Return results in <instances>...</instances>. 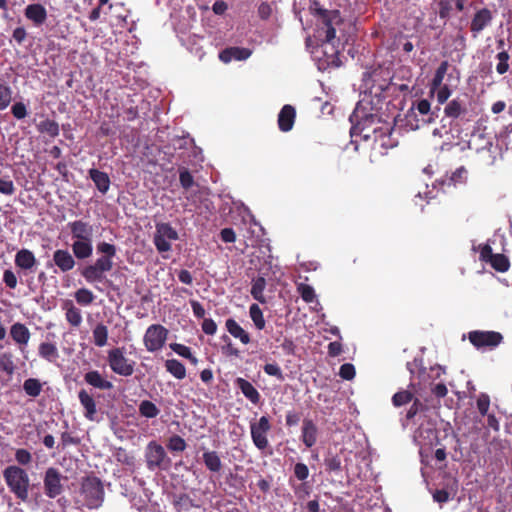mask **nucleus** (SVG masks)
<instances>
[{
    "instance_id": "12",
    "label": "nucleus",
    "mask_w": 512,
    "mask_h": 512,
    "mask_svg": "<svg viewBox=\"0 0 512 512\" xmlns=\"http://www.w3.org/2000/svg\"><path fill=\"white\" fill-rule=\"evenodd\" d=\"M493 20L492 11L486 7L475 12L470 22V31L474 37L482 32Z\"/></svg>"
},
{
    "instance_id": "24",
    "label": "nucleus",
    "mask_w": 512,
    "mask_h": 512,
    "mask_svg": "<svg viewBox=\"0 0 512 512\" xmlns=\"http://www.w3.org/2000/svg\"><path fill=\"white\" fill-rule=\"evenodd\" d=\"M89 177L94 182L96 188L102 194H106L110 188V178L106 172L92 168L89 170Z\"/></svg>"
},
{
    "instance_id": "37",
    "label": "nucleus",
    "mask_w": 512,
    "mask_h": 512,
    "mask_svg": "<svg viewBox=\"0 0 512 512\" xmlns=\"http://www.w3.org/2000/svg\"><path fill=\"white\" fill-rule=\"evenodd\" d=\"M108 329L104 324H97L93 329V342L98 347H103L107 343Z\"/></svg>"
},
{
    "instance_id": "16",
    "label": "nucleus",
    "mask_w": 512,
    "mask_h": 512,
    "mask_svg": "<svg viewBox=\"0 0 512 512\" xmlns=\"http://www.w3.org/2000/svg\"><path fill=\"white\" fill-rule=\"evenodd\" d=\"M53 263L62 273L71 271L75 265V257L66 249H57L53 253Z\"/></svg>"
},
{
    "instance_id": "22",
    "label": "nucleus",
    "mask_w": 512,
    "mask_h": 512,
    "mask_svg": "<svg viewBox=\"0 0 512 512\" xmlns=\"http://www.w3.org/2000/svg\"><path fill=\"white\" fill-rule=\"evenodd\" d=\"M92 240H74L71 245L73 256L78 260L91 257L93 253Z\"/></svg>"
},
{
    "instance_id": "47",
    "label": "nucleus",
    "mask_w": 512,
    "mask_h": 512,
    "mask_svg": "<svg viewBox=\"0 0 512 512\" xmlns=\"http://www.w3.org/2000/svg\"><path fill=\"white\" fill-rule=\"evenodd\" d=\"M75 300L80 305H90L94 300L93 293L86 288H80L75 292Z\"/></svg>"
},
{
    "instance_id": "23",
    "label": "nucleus",
    "mask_w": 512,
    "mask_h": 512,
    "mask_svg": "<svg viewBox=\"0 0 512 512\" xmlns=\"http://www.w3.org/2000/svg\"><path fill=\"white\" fill-rule=\"evenodd\" d=\"M84 380L90 386L100 390H110L113 388L112 382L106 380L97 370L87 372L84 375Z\"/></svg>"
},
{
    "instance_id": "11",
    "label": "nucleus",
    "mask_w": 512,
    "mask_h": 512,
    "mask_svg": "<svg viewBox=\"0 0 512 512\" xmlns=\"http://www.w3.org/2000/svg\"><path fill=\"white\" fill-rule=\"evenodd\" d=\"M97 252L102 254L93 264L97 266L103 273H107L113 268V258L116 256L117 248L114 244L108 242H99L97 244Z\"/></svg>"
},
{
    "instance_id": "36",
    "label": "nucleus",
    "mask_w": 512,
    "mask_h": 512,
    "mask_svg": "<svg viewBox=\"0 0 512 512\" xmlns=\"http://www.w3.org/2000/svg\"><path fill=\"white\" fill-rule=\"evenodd\" d=\"M427 409V407L418 399V398H415L413 401H412V405L410 406V408L407 410L406 412V415H405V418L402 422V425L404 427H406L408 425V422L411 421L412 419L415 418V416L421 412V411H425Z\"/></svg>"
},
{
    "instance_id": "57",
    "label": "nucleus",
    "mask_w": 512,
    "mask_h": 512,
    "mask_svg": "<svg viewBox=\"0 0 512 512\" xmlns=\"http://www.w3.org/2000/svg\"><path fill=\"white\" fill-rule=\"evenodd\" d=\"M116 458L119 462H121L122 464L128 465V466L134 465V462H135L134 456L128 454L126 452V450L123 448L118 449V451L116 453Z\"/></svg>"
},
{
    "instance_id": "29",
    "label": "nucleus",
    "mask_w": 512,
    "mask_h": 512,
    "mask_svg": "<svg viewBox=\"0 0 512 512\" xmlns=\"http://www.w3.org/2000/svg\"><path fill=\"white\" fill-rule=\"evenodd\" d=\"M227 331L234 337L239 339L243 344L250 341L249 334L232 318L226 320Z\"/></svg>"
},
{
    "instance_id": "41",
    "label": "nucleus",
    "mask_w": 512,
    "mask_h": 512,
    "mask_svg": "<svg viewBox=\"0 0 512 512\" xmlns=\"http://www.w3.org/2000/svg\"><path fill=\"white\" fill-rule=\"evenodd\" d=\"M414 395L411 391L401 390L396 392L392 397V404L395 407L404 406L414 400Z\"/></svg>"
},
{
    "instance_id": "38",
    "label": "nucleus",
    "mask_w": 512,
    "mask_h": 512,
    "mask_svg": "<svg viewBox=\"0 0 512 512\" xmlns=\"http://www.w3.org/2000/svg\"><path fill=\"white\" fill-rule=\"evenodd\" d=\"M139 413L146 418H155L160 413V410L152 401L143 400L139 404Z\"/></svg>"
},
{
    "instance_id": "60",
    "label": "nucleus",
    "mask_w": 512,
    "mask_h": 512,
    "mask_svg": "<svg viewBox=\"0 0 512 512\" xmlns=\"http://www.w3.org/2000/svg\"><path fill=\"white\" fill-rule=\"evenodd\" d=\"M435 92L439 104H444L451 95V90L448 85H441Z\"/></svg>"
},
{
    "instance_id": "9",
    "label": "nucleus",
    "mask_w": 512,
    "mask_h": 512,
    "mask_svg": "<svg viewBox=\"0 0 512 512\" xmlns=\"http://www.w3.org/2000/svg\"><path fill=\"white\" fill-rule=\"evenodd\" d=\"M168 336V330L160 325L149 326L144 335V343L148 351L154 352L163 348Z\"/></svg>"
},
{
    "instance_id": "55",
    "label": "nucleus",
    "mask_w": 512,
    "mask_h": 512,
    "mask_svg": "<svg viewBox=\"0 0 512 512\" xmlns=\"http://www.w3.org/2000/svg\"><path fill=\"white\" fill-rule=\"evenodd\" d=\"M294 475L300 481L306 480L309 476L308 466L301 462L296 463L294 466Z\"/></svg>"
},
{
    "instance_id": "61",
    "label": "nucleus",
    "mask_w": 512,
    "mask_h": 512,
    "mask_svg": "<svg viewBox=\"0 0 512 512\" xmlns=\"http://www.w3.org/2000/svg\"><path fill=\"white\" fill-rule=\"evenodd\" d=\"M3 282L10 289H15L17 286V277L15 273L10 269L5 270L3 273Z\"/></svg>"
},
{
    "instance_id": "56",
    "label": "nucleus",
    "mask_w": 512,
    "mask_h": 512,
    "mask_svg": "<svg viewBox=\"0 0 512 512\" xmlns=\"http://www.w3.org/2000/svg\"><path fill=\"white\" fill-rule=\"evenodd\" d=\"M11 112L16 119H23L27 116V108L23 102H16L11 108Z\"/></svg>"
},
{
    "instance_id": "18",
    "label": "nucleus",
    "mask_w": 512,
    "mask_h": 512,
    "mask_svg": "<svg viewBox=\"0 0 512 512\" xmlns=\"http://www.w3.org/2000/svg\"><path fill=\"white\" fill-rule=\"evenodd\" d=\"M296 110L292 105H284L278 114V127L282 132H289L294 126Z\"/></svg>"
},
{
    "instance_id": "52",
    "label": "nucleus",
    "mask_w": 512,
    "mask_h": 512,
    "mask_svg": "<svg viewBox=\"0 0 512 512\" xmlns=\"http://www.w3.org/2000/svg\"><path fill=\"white\" fill-rule=\"evenodd\" d=\"M438 7V14L441 19H449L451 17V12L453 10L451 0H440L438 2Z\"/></svg>"
},
{
    "instance_id": "58",
    "label": "nucleus",
    "mask_w": 512,
    "mask_h": 512,
    "mask_svg": "<svg viewBox=\"0 0 512 512\" xmlns=\"http://www.w3.org/2000/svg\"><path fill=\"white\" fill-rule=\"evenodd\" d=\"M232 52H233V59L238 60V61L246 60L252 54V51L250 49L244 48V47H232Z\"/></svg>"
},
{
    "instance_id": "54",
    "label": "nucleus",
    "mask_w": 512,
    "mask_h": 512,
    "mask_svg": "<svg viewBox=\"0 0 512 512\" xmlns=\"http://www.w3.org/2000/svg\"><path fill=\"white\" fill-rule=\"evenodd\" d=\"M476 403H477V409H478L479 413L482 416L487 415L489 407H490V397L485 393H481L478 396Z\"/></svg>"
},
{
    "instance_id": "8",
    "label": "nucleus",
    "mask_w": 512,
    "mask_h": 512,
    "mask_svg": "<svg viewBox=\"0 0 512 512\" xmlns=\"http://www.w3.org/2000/svg\"><path fill=\"white\" fill-rule=\"evenodd\" d=\"M63 479L66 477L57 468H47L43 476L44 494L50 499L60 496L64 492Z\"/></svg>"
},
{
    "instance_id": "35",
    "label": "nucleus",
    "mask_w": 512,
    "mask_h": 512,
    "mask_svg": "<svg viewBox=\"0 0 512 512\" xmlns=\"http://www.w3.org/2000/svg\"><path fill=\"white\" fill-rule=\"evenodd\" d=\"M165 367L167 371L177 379H183L186 376V369L184 365L178 360H167L165 363Z\"/></svg>"
},
{
    "instance_id": "4",
    "label": "nucleus",
    "mask_w": 512,
    "mask_h": 512,
    "mask_svg": "<svg viewBox=\"0 0 512 512\" xmlns=\"http://www.w3.org/2000/svg\"><path fill=\"white\" fill-rule=\"evenodd\" d=\"M80 495L83 497L84 506L87 509H99L105 500L103 482L93 474L84 476L80 482Z\"/></svg>"
},
{
    "instance_id": "6",
    "label": "nucleus",
    "mask_w": 512,
    "mask_h": 512,
    "mask_svg": "<svg viewBox=\"0 0 512 512\" xmlns=\"http://www.w3.org/2000/svg\"><path fill=\"white\" fill-rule=\"evenodd\" d=\"M467 337L476 349L493 350L504 340L500 332L488 330H473L468 332Z\"/></svg>"
},
{
    "instance_id": "50",
    "label": "nucleus",
    "mask_w": 512,
    "mask_h": 512,
    "mask_svg": "<svg viewBox=\"0 0 512 512\" xmlns=\"http://www.w3.org/2000/svg\"><path fill=\"white\" fill-rule=\"evenodd\" d=\"M325 469L328 472H339L342 468V462L339 456L329 455L324 459Z\"/></svg>"
},
{
    "instance_id": "20",
    "label": "nucleus",
    "mask_w": 512,
    "mask_h": 512,
    "mask_svg": "<svg viewBox=\"0 0 512 512\" xmlns=\"http://www.w3.org/2000/svg\"><path fill=\"white\" fill-rule=\"evenodd\" d=\"M235 386L241 390L243 395L254 405L259 404L261 395L258 390L248 380L238 377L235 380Z\"/></svg>"
},
{
    "instance_id": "7",
    "label": "nucleus",
    "mask_w": 512,
    "mask_h": 512,
    "mask_svg": "<svg viewBox=\"0 0 512 512\" xmlns=\"http://www.w3.org/2000/svg\"><path fill=\"white\" fill-rule=\"evenodd\" d=\"M479 260L489 264L495 271L505 273L510 268L508 257L502 253H493L492 247L488 243L479 244Z\"/></svg>"
},
{
    "instance_id": "39",
    "label": "nucleus",
    "mask_w": 512,
    "mask_h": 512,
    "mask_svg": "<svg viewBox=\"0 0 512 512\" xmlns=\"http://www.w3.org/2000/svg\"><path fill=\"white\" fill-rule=\"evenodd\" d=\"M250 317L258 330H262L265 327V319L263 312L258 304H252L249 308Z\"/></svg>"
},
{
    "instance_id": "42",
    "label": "nucleus",
    "mask_w": 512,
    "mask_h": 512,
    "mask_svg": "<svg viewBox=\"0 0 512 512\" xmlns=\"http://www.w3.org/2000/svg\"><path fill=\"white\" fill-rule=\"evenodd\" d=\"M23 389L27 395L37 397L41 393L42 385L38 379L29 378L24 381Z\"/></svg>"
},
{
    "instance_id": "21",
    "label": "nucleus",
    "mask_w": 512,
    "mask_h": 512,
    "mask_svg": "<svg viewBox=\"0 0 512 512\" xmlns=\"http://www.w3.org/2000/svg\"><path fill=\"white\" fill-rule=\"evenodd\" d=\"M14 261L16 267L22 270H31L37 264L34 253L25 248L16 253Z\"/></svg>"
},
{
    "instance_id": "49",
    "label": "nucleus",
    "mask_w": 512,
    "mask_h": 512,
    "mask_svg": "<svg viewBox=\"0 0 512 512\" xmlns=\"http://www.w3.org/2000/svg\"><path fill=\"white\" fill-rule=\"evenodd\" d=\"M179 181L181 187L185 190L190 189L194 185V178L186 167L179 168Z\"/></svg>"
},
{
    "instance_id": "44",
    "label": "nucleus",
    "mask_w": 512,
    "mask_h": 512,
    "mask_svg": "<svg viewBox=\"0 0 512 512\" xmlns=\"http://www.w3.org/2000/svg\"><path fill=\"white\" fill-rule=\"evenodd\" d=\"M297 292L300 294L302 300L306 303H312L316 298L314 288L305 283L297 284Z\"/></svg>"
},
{
    "instance_id": "33",
    "label": "nucleus",
    "mask_w": 512,
    "mask_h": 512,
    "mask_svg": "<svg viewBox=\"0 0 512 512\" xmlns=\"http://www.w3.org/2000/svg\"><path fill=\"white\" fill-rule=\"evenodd\" d=\"M155 235L160 236L167 240H177L178 233L169 223L156 224Z\"/></svg>"
},
{
    "instance_id": "28",
    "label": "nucleus",
    "mask_w": 512,
    "mask_h": 512,
    "mask_svg": "<svg viewBox=\"0 0 512 512\" xmlns=\"http://www.w3.org/2000/svg\"><path fill=\"white\" fill-rule=\"evenodd\" d=\"M81 276L88 283H98L105 279V273H103L95 264L86 265L80 272Z\"/></svg>"
},
{
    "instance_id": "34",
    "label": "nucleus",
    "mask_w": 512,
    "mask_h": 512,
    "mask_svg": "<svg viewBox=\"0 0 512 512\" xmlns=\"http://www.w3.org/2000/svg\"><path fill=\"white\" fill-rule=\"evenodd\" d=\"M265 287H266V280L264 277H258L256 279H254L252 282L251 295L255 300H257L261 303L265 302V298L263 295Z\"/></svg>"
},
{
    "instance_id": "13",
    "label": "nucleus",
    "mask_w": 512,
    "mask_h": 512,
    "mask_svg": "<svg viewBox=\"0 0 512 512\" xmlns=\"http://www.w3.org/2000/svg\"><path fill=\"white\" fill-rule=\"evenodd\" d=\"M78 399L84 409V417L89 421H98V410L94 394L86 389H81L78 392Z\"/></svg>"
},
{
    "instance_id": "27",
    "label": "nucleus",
    "mask_w": 512,
    "mask_h": 512,
    "mask_svg": "<svg viewBox=\"0 0 512 512\" xmlns=\"http://www.w3.org/2000/svg\"><path fill=\"white\" fill-rule=\"evenodd\" d=\"M10 335L20 348L26 345L30 339V332L22 323L13 324L10 329Z\"/></svg>"
},
{
    "instance_id": "32",
    "label": "nucleus",
    "mask_w": 512,
    "mask_h": 512,
    "mask_svg": "<svg viewBox=\"0 0 512 512\" xmlns=\"http://www.w3.org/2000/svg\"><path fill=\"white\" fill-rule=\"evenodd\" d=\"M415 108L422 116H427V119H423L424 124H430L437 118V114L431 111V104L427 99L419 100Z\"/></svg>"
},
{
    "instance_id": "53",
    "label": "nucleus",
    "mask_w": 512,
    "mask_h": 512,
    "mask_svg": "<svg viewBox=\"0 0 512 512\" xmlns=\"http://www.w3.org/2000/svg\"><path fill=\"white\" fill-rule=\"evenodd\" d=\"M356 375L355 367L351 363H345L340 366L339 376L344 380H352Z\"/></svg>"
},
{
    "instance_id": "43",
    "label": "nucleus",
    "mask_w": 512,
    "mask_h": 512,
    "mask_svg": "<svg viewBox=\"0 0 512 512\" xmlns=\"http://www.w3.org/2000/svg\"><path fill=\"white\" fill-rule=\"evenodd\" d=\"M14 363L7 354H0V377L5 375L8 379L14 373Z\"/></svg>"
},
{
    "instance_id": "14",
    "label": "nucleus",
    "mask_w": 512,
    "mask_h": 512,
    "mask_svg": "<svg viewBox=\"0 0 512 512\" xmlns=\"http://www.w3.org/2000/svg\"><path fill=\"white\" fill-rule=\"evenodd\" d=\"M68 228L73 240H91L93 239V226L83 220H75L68 223Z\"/></svg>"
},
{
    "instance_id": "19",
    "label": "nucleus",
    "mask_w": 512,
    "mask_h": 512,
    "mask_svg": "<svg viewBox=\"0 0 512 512\" xmlns=\"http://www.w3.org/2000/svg\"><path fill=\"white\" fill-rule=\"evenodd\" d=\"M301 440L307 448L313 447L317 442L318 428L314 421L305 418L302 424Z\"/></svg>"
},
{
    "instance_id": "45",
    "label": "nucleus",
    "mask_w": 512,
    "mask_h": 512,
    "mask_svg": "<svg viewBox=\"0 0 512 512\" xmlns=\"http://www.w3.org/2000/svg\"><path fill=\"white\" fill-rule=\"evenodd\" d=\"M39 131L51 137H56L59 135V125L54 120L46 119L39 124Z\"/></svg>"
},
{
    "instance_id": "63",
    "label": "nucleus",
    "mask_w": 512,
    "mask_h": 512,
    "mask_svg": "<svg viewBox=\"0 0 512 512\" xmlns=\"http://www.w3.org/2000/svg\"><path fill=\"white\" fill-rule=\"evenodd\" d=\"M80 443V439L78 437L72 436L69 432H63L61 434V445L62 449H65L69 445H78Z\"/></svg>"
},
{
    "instance_id": "25",
    "label": "nucleus",
    "mask_w": 512,
    "mask_h": 512,
    "mask_svg": "<svg viewBox=\"0 0 512 512\" xmlns=\"http://www.w3.org/2000/svg\"><path fill=\"white\" fill-rule=\"evenodd\" d=\"M65 310V318L67 322L74 328H78L82 323L81 310L77 308L71 300H67L63 304Z\"/></svg>"
},
{
    "instance_id": "31",
    "label": "nucleus",
    "mask_w": 512,
    "mask_h": 512,
    "mask_svg": "<svg viewBox=\"0 0 512 512\" xmlns=\"http://www.w3.org/2000/svg\"><path fill=\"white\" fill-rule=\"evenodd\" d=\"M449 63L448 61H442L438 68L435 71L433 79L430 84V92L434 93L438 87L443 85V79L448 71Z\"/></svg>"
},
{
    "instance_id": "40",
    "label": "nucleus",
    "mask_w": 512,
    "mask_h": 512,
    "mask_svg": "<svg viewBox=\"0 0 512 512\" xmlns=\"http://www.w3.org/2000/svg\"><path fill=\"white\" fill-rule=\"evenodd\" d=\"M173 505L178 512L188 510L189 508L196 506L190 496L186 493L175 496Z\"/></svg>"
},
{
    "instance_id": "64",
    "label": "nucleus",
    "mask_w": 512,
    "mask_h": 512,
    "mask_svg": "<svg viewBox=\"0 0 512 512\" xmlns=\"http://www.w3.org/2000/svg\"><path fill=\"white\" fill-rule=\"evenodd\" d=\"M202 330L207 335H213L217 331V324L211 318H204L202 322Z\"/></svg>"
},
{
    "instance_id": "59",
    "label": "nucleus",
    "mask_w": 512,
    "mask_h": 512,
    "mask_svg": "<svg viewBox=\"0 0 512 512\" xmlns=\"http://www.w3.org/2000/svg\"><path fill=\"white\" fill-rule=\"evenodd\" d=\"M153 242H154L156 249L161 253L168 252L171 250V244H170L169 240H167V239H164L160 236L154 235Z\"/></svg>"
},
{
    "instance_id": "51",
    "label": "nucleus",
    "mask_w": 512,
    "mask_h": 512,
    "mask_svg": "<svg viewBox=\"0 0 512 512\" xmlns=\"http://www.w3.org/2000/svg\"><path fill=\"white\" fill-rule=\"evenodd\" d=\"M15 460L18 466H28L32 462V454L24 448H19L15 451Z\"/></svg>"
},
{
    "instance_id": "30",
    "label": "nucleus",
    "mask_w": 512,
    "mask_h": 512,
    "mask_svg": "<svg viewBox=\"0 0 512 512\" xmlns=\"http://www.w3.org/2000/svg\"><path fill=\"white\" fill-rule=\"evenodd\" d=\"M466 112V108L460 99H453L444 108L445 116L456 119Z\"/></svg>"
},
{
    "instance_id": "2",
    "label": "nucleus",
    "mask_w": 512,
    "mask_h": 512,
    "mask_svg": "<svg viewBox=\"0 0 512 512\" xmlns=\"http://www.w3.org/2000/svg\"><path fill=\"white\" fill-rule=\"evenodd\" d=\"M310 10L317 20V31L319 36L323 37V43L331 44L334 47L336 41L340 42V37L336 36L337 29L343 24L340 11L325 9L317 1L310 7Z\"/></svg>"
},
{
    "instance_id": "5",
    "label": "nucleus",
    "mask_w": 512,
    "mask_h": 512,
    "mask_svg": "<svg viewBox=\"0 0 512 512\" xmlns=\"http://www.w3.org/2000/svg\"><path fill=\"white\" fill-rule=\"evenodd\" d=\"M144 457L149 471L167 470L171 465L164 447L154 440L147 444Z\"/></svg>"
},
{
    "instance_id": "1",
    "label": "nucleus",
    "mask_w": 512,
    "mask_h": 512,
    "mask_svg": "<svg viewBox=\"0 0 512 512\" xmlns=\"http://www.w3.org/2000/svg\"><path fill=\"white\" fill-rule=\"evenodd\" d=\"M356 120L351 128V133H359L365 140L373 139L375 145L388 149L395 146V142L391 137L393 127L387 122H381L377 115L364 114L360 115V111L356 109L351 116V121Z\"/></svg>"
},
{
    "instance_id": "26",
    "label": "nucleus",
    "mask_w": 512,
    "mask_h": 512,
    "mask_svg": "<svg viewBox=\"0 0 512 512\" xmlns=\"http://www.w3.org/2000/svg\"><path fill=\"white\" fill-rule=\"evenodd\" d=\"M202 460L205 467L210 472L219 473L222 470L223 464L217 451H204L202 455Z\"/></svg>"
},
{
    "instance_id": "62",
    "label": "nucleus",
    "mask_w": 512,
    "mask_h": 512,
    "mask_svg": "<svg viewBox=\"0 0 512 512\" xmlns=\"http://www.w3.org/2000/svg\"><path fill=\"white\" fill-rule=\"evenodd\" d=\"M15 192V186L10 179H0V193L4 195H12Z\"/></svg>"
},
{
    "instance_id": "15",
    "label": "nucleus",
    "mask_w": 512,
    "mask_h": 512,
    "mask_svg": "<svg viewBox=\"0 0 512 512\" xmlns=\"http://www.w3.org/2000/svg\"><path fill=\"white\" fill-rule=\"evenodd\" d=\"M109 365L111 369L122 376H130L134 372V362L124 357V354H109Z\"/></svg>"
},
{
    "instance_id": "10",
    "label": "nucleus",
    "mask_w": 512,
    "mask_h": 512,
    "mask_svg": "<svg viewBox=\"0 0 512 512\" xmlns=\"http://www.w3.org/2000/svg\"><path fill=\"white\" fill-rule=\"evenodd\" d=\"M271 425L267 416H261L258 422L251 423L250 432L254 445L259 450H265L269 446L267 433L270 431Z\"/></svg>"
},
{
    "instance_id": "48",
    "label": "nucleus",
    "mask_w": 512,
    "mask_h": 512,
    "mask_svg": "<svg viewBox=\"0 0 512 512\" xmlns=\"http://www.w3.org/2000/svg\"><path fill=\"white\" fill-rule=\"evenodd\" d=\"M187 447L186 441L179 435H173L169 438L167 448L171 452H183Z\"/></svg>"
},
{
    "instance_id": "46",
    "label": "nucleus",
    "mask_w": 512,
    "mask_h": 512,
    "mask_svg": "<svg viewBox=\"0 0 512 512\" xmlns=\"http://www.w3.org/2000/svg\"><path fill=\"white\" fill-rule=\"evenodd\" d=\"M12 94L11 87L0 82V110H4L10 105Z\"/></svg>"
},
{
    "instance_id": "17",
    "label": "nucleus",
    "mask_w": 512,
    "mask_h": 512,
    "mask_svg": "<svg viewBox=\"0 0 512 512\" xmlns=\"http://www.w3.org/2000/svg\"><path fill=\"white\" fill-rule=\"evenodd\" d=\"M25 17L30 20L36 27L42 26L47 20V10L40 3H33L24 9Z\"/></svg>"
},
{
    "instance_id": "3",
    "label": "nucleus",
    "mask_w": 512,
    "mask_h": 512,
    "mask_svg": "<svg viewBox=\"0 0 512 512\" xmlns=\"http://www.w3.org/2000/svg\"><path fill=\"white\" fill-rule=\"evenodd\" d=\"M4 481L17 499L26 502L29 498L30 478L25 469L18 465H9L3 472Z\"/></svg>"
}]
</instances>
